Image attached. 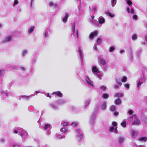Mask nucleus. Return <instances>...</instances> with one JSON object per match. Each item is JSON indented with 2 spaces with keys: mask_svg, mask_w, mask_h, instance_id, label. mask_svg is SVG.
I'll return each mask as SVG.
<instances>
[{
  "mask_svg": "<svg viewBox=\"0 0 147 147\" xmlns=\"http://www.w3.org/2000/svg\"><path fill=\"white\" fill-rule=\"evenodd\" d=\"M129 119L128 120L129 121H132V123L133 125L139 124L141 123L140 121L134 114V111L131 110L128 111Z\"/></svg>",
  "mask_w": 147,
  "mask_h": 147,
  "instance_id": "nucleus-1",
  "label": "nucleus"
},
{
  "mask_svg": "<svg viewBox=\"0 0 147 147\" xmlns=\"http://www.w3.org/2000/svg\"><path fill=\"white\" fill-rule=\"evenodd\" d=\"M76 136L78 140H80L82 137V133L80 129H77L76 130Z\"/></svg>",
  "mask_w": 147,
  "mask_h": 147,
  "instance_id": "nucleus-2",
  "label": "nucleus"
},
{
  "mask_svg": "<svg viewBox=\"0 0 147 147\" xmlns=\"http://www.w3.org/2000/svg\"><path fill=\"white\" fill-rule=\"evenodd\" d=\"M131 132L132 138H136L138 134V131L135 130H131Z\"/></svg>",
  "mask_w": 147,
  "mask_h": 147,
  "instance_id": "nucleus-3",
  "label": "nucleus"
},
{
  "mask_svg": "<svg viewBox=\"0 0 147 147\" xmlns=\"http://www.w3.org/2000/svg\"><path fill=\"white\" fill-rule=\"evenodd\" d=\"M98 33V32L97 31H95L92 32L90 35L89 38L90 39H92L95 36H97Z\"/></svg>",
  "mask_w": 147,
  "mask_h": 147,
  "instance_id": "nucleus-4",
  "label": "nucleus"
},
{
  "mask_svg": "<svg viewBox=\"0 0 147 147\" xmlns=\"http://www.w3.org/2000/svg\"><path fill=\"white\" fill-rule=\"evenodd\" d=\"M50 107L54 110L58 108V106L55 103H51L50 105Z\"/></svg>",
  "mask_w": 147,
  "mask_h": 147,
  "instance_id": "nucleus-5",
  "label": "nucleus"
},
{
  "mask_svg": "<svg viewBox=\"0 0 147 147\" xmlns=\"http://www.w3.org/2000/svg\"><path fill=\"white\" fill-rule=\"evenodd\" d=\"M107 107V105L106 103L105 102H102L100 108L102 110H105Z\"/></svg>",
  "mask_w": 147,
  "mask_h": 147,
  "instance_id": "nucleus-6",
  "label": "nucleus"
},
{
  "mask_svg": "<svg viewBox=\"0 0 147 147\" xmlns=\"http://www.w3.org/2000/svg\"><path fill=\"white\" fill-rule=\"evenodd\" d=\"M53 93L55 94L56 96H58L59 97H62V94L60 91L55 92H53Z\"/></svg>",
  "mask_w": 147,
  "mask_h": 147,
  "instance_id": "nucleus-7",
  "label": "nucleus"
},
{
  "mask_svg": "<svg viewBox=\"0 0 147 147\" xmlns=\"http://www.w3.org/2000/svg\"><path fill=\"white\" fill-rule=\"evenodd\" d=\"M92 71L93 72L99 73L100 71L96 66L93 67L92 68Z\"/></svg>",
  "mask_w": 147,
  "mask_h": 147,
  "instance_id": "nucleus-8",
  "label": "nucleus"
},
{
  "mask_svg": "<svg viewBox=\"0 0 147 147\" xmlns=\"http://www.w3.org/2000/svg\"><path fill=\"white\" fill-rule=\"evenodd\" d=\"M20 135H21L22 138H25L27 136L26 133L24 131H23L22 130H21V134H20Z\"/></svg>",
  "mask_w": 147,
  "mask_h": 147,
  "instance_id": "nucleus-9",
  "label": "nucleus"
},
{
  "mask_svg": "<svg viewBox=\"0 0 147 147\" xmlns=\"http://www.w3.org/2000/svg\"><path fill=\"white\" fill-rule=\"evenodd\" d=\"M138 140L139 141L145 142L147 140V138L146 137H143L139 138Z\"/></svg>",
  "mask_w": 147,
  "mask_h": 147,
  "instance_id": "nucleus-10",
  "label": "nucleus"
},
{
  "mask_svg": "<svg viewBox=\"0 0 147 147\" xmlns=\"http://www.w3.org/2000/svg\"><path fill=\"white\" fill-rule=\"evenodd\" d=\"M68 17V14L67 13H65L64 17L62 19V21L64 23L66 22Z\"/></svg>",
  "mask_w": 147,
  "mask_h": 147,
  "instance_id": "nucleus-11",
  "label": "nucleus"
},
{
  "mask_svg": "<svg viewBox=\"0 0 147 147\" xmlns=\"http://www.w3.org/2000/svg\"><path fill=\"white\" fill-rule=\"evenodd\" d=\"M12 39V37L11 36H8L6 37L5 39L3 40V41L4 42H8L10 41Z\"/></svg>",
  "mask_w": 147,
  "mask_h": 147,
  "instance_id": "nucleus-12",
  "label": "nucleus"
},
{
  "mask_svg": "<svg viewBox=\"0 0 147 147\" xmlns=\"http://www.w3.org/2000/svg\"><path fill=\"white\" fill-rule=\"evenodd\" d=\"M75 27L74 25V26H73L72 27V30H73V32H74V34H76V37L77 38H78V30H77L76 32L75 31Z\"/></svg>",
  "mask_w": 147,
  "mask_h": 147,
  "instance_id": "nucleus-13",
  "label": "nucleus"
},
{
  "mask_svg": "<svg viewBox=\"0 0 147 147\" xmlns=\"http://www.w3.org/2000/svg\"><path fill=\"white\" fill-rule=\"evenodd\" d=\"M98 22L100 24H103L105 21V19L102 17H100L98 18Z\"/></svg>",
  "mask_w": 147,
  "mask_h": 147,
  "instance_id": "nucleus-14",
  "label": "nucleus"
},
{
  "mask_svg": "<svg viewBox=\"0 0 147 147\" xmlns=\"http://www.w3.org/2000/svg\"><path fill=\"white\" fill-rule=\"evenodd\" d=\"M124 138L122 137H120L118 139V142L120 144H122L124 141Z\"/></svg>",
  "mask_w": 147,
  "mask_h": 147,
  "instance_id": "nucleus-15",
  "label": "nucleus"
},
{
  "mask_svg": "<svg viewBox=\"0 0 147 147\" xmlns=\"http://www.w3.org/2000/svg\"><path fill=\"white\" fill-rule=\"evenodd\" d=\"M86 81L87 83L90 85L93 86V84L92 82L88 78H87L86 79Z\"/></svg>",
  "mask_w": 147,
  "mask_h": 147,
  "instance_id": "nucleus-16",
  "label": "nucleus"
},
{
  "mask_svg": "<svg viewBox=\"0 0 147 147\" xmlns=\"http://www.w3.org/2000/svg\"><path fill=\"white\" fill-rule=\"evenodd\" d=\"M109 131L110 132H112L113 131H114L115 132H117V127H115V128H114L112 126L110 127L109 129Z\"/></svg>",
  "mask_w": 147,
  "mask_h": 147,
  "instance_id": "nucleus-17",
  "label": "nucleus"
},
{
  "mask_svg": "<svg viewBox=\"0 0 147 147\" xmlns=\"http://www.w3.org/2000/svg\"><path fill=\"white\" fill-rule=\"evenodd\" d=\"M127 12L128 13H131L132 14L135 13L134 11L132 8H131V10L129 8H127Z\"/></svg>",
  "mask_w": 147,
  "mask_h": 147,
  "instance_id": "nucleus-18",
  "label": "nucleus"
},
{
  "mask_svg": "<svg viewBox=\"0 0 147 147\" xmlns=\"http://www.w3.org/2000/svg\"><path fill=\"white\" fill-rule=\"evenodd\" d=\"M78 51L79 52V53L80 56V59L81 60V61L82 62V52L81 50L80 47H79L78 49Z\"/></svg>",
  "mask_w": 147,
  "mask_h": 147,
  "instance_id": "nucleus-19",
  "label": "nucleus"
},
{
  "mask_svg": "<svg viewBox=\"0 0 147 147\" xmlns=\"http://www.w3.org/2000/svg\"><path fill=\"white\" fill-rule=\"evenodd\" d=\"M49 6L50 7H52L54 6L55 7H57V5L55 3H54L53 2H49Z\"/></svg>",
  "mask_w": 147,
  "mask_h": 147,
  "instance_id": "nucleus-20",
  "label": "nucleus"
},
{
  "mask_svg": "<svg viewBox=\"0 0 147 147\" xmlns=\"http://www.w3.org/2000/svg\"><path fill=\"white\" fill-rule=\"evenodd\" d=\"M21 129H15L14 131V133L15 134H21Z\"/></svg>",
  "mask_w": 147,
  "mask_h": 147,
  "instance_id": "nucleus-21",
  "label": "nucleus"
},
{
  "mask_svg": "<svg viewBox=\"0 0 147 147\" xmlns=\"http://www.w3.org/2000/svg\"><path fill=\"white\" fill-rule=\"evenodd\" d=\"M109 97V95L108 94L105 93L103 94L102 98L103 99H106L108 98Z\"/></svg>",
  "mask_w": 147,
  "mask_h": 147,
  "instance_id": "nucleus-22",
  "label": "nucleus"
},
{
  "mask_svg": "<svg viewBox=\"0 0 147 147\" xmlns=\"http://www.w3.org/2000/svg\"><path fill=\"white\" fill-rule=\"evenodd\" d=\"M111 5L113 7L115 6L117 3V0H111Z\"/></svg>",
  "mask_w": 147,
  "mask_h": 147,
  "instance_id": "nucleus-23",
  "label": "nucleus"
},
{
  "mask_svg": "<svg viewBox=\"0 0 147 147\" xmlns=\"http://www.w3.org/2000/svg\"><path fill=\"white\" fill-rule=\"evenodd\" d=\"M96 119L95 118V115H93L91 119H90V122L92 123H93L94 121H95Z\"/></svg>",
  "mask_w": 147,
  "mask_h": 147,
  "instance_id": "nucleus-24",
  "label": "nucleus"
},
{
  "mask_svg": "<svg viewBox=\"0 0 147 147\" xmlns=\"http://www.w3.org/2000/svg\"><path fill=\"white\" fill-rule=\"evenodd\" d=\"M90 100H86L84 103L85 106L86 107L88 105L90 104Z\"/></svg>",
  "mask_w": 147,
  "mask_h": 147,
  "instance_id": "nucleus-25",
  "label": "nucleus"
},
{
  "mask_svg": "<svg viewBox=\"0 0 147 147\" xmlns=\"http://www.w3.org/2000/svg\"><path fill=\"white\" fill-rule=\"evenodd\" d=\"M126 122L125 120L123 121L121 123V125L124 127H125L126 126Z\"/></svg>",
  "mask_w": 147,
  "mask_h": 147,
  "instance_id": "nucleus-26",
  "label": "nucleus"
},
{
  "mask_svg": "<svg viewBox=\"0 0 147 147\" xmlns=\"http://www.w3.org/2000/svg\"><path fill=\"white\" fill-rule=\"evenodd\" d=\"M106 14L107 15H109L111 18H113L114 16V14H112L109 12H106Z\"/></svg>",
  "mask_w": 147,
  "mask_h": 147,
  "instance_id": "nucleus-27",
  "label": "nucleus"
},
{
  "mask_svg": "<svg viewBox=\"0 0 147 147\" xmlns=\"http://www.w3.org/2000/svg\"><path fill=\"white\" fill-rule=\"evenodd\" d=\"M28 52V51L27 50H24L22 52V56H25Z\"/></svg>",
  "mask_w": 147,
  "mask_h": 147,
  "instance_id": "nucleus-28",
  "label": "nucleus"
},
{
  "mask_svg": "<svg viewBox=\"0 0 147 147\" xmlns=\"http://www.w3.org/2000/svg\"><path fill=\"white\" fill-rule=\"evenodd\" d=\"M123 94L121 93H118L115 94V96L116 97H121L123 96Z\"/></svg>",
  "mask_w": 147,
  "mask_h": 147,
  "instance_id": "nucleus-29",
  "label": "nucleus"
},
{
  "mask_svg": "<svg viewBox=\"0 0 147 147\" xmlns=\"http://www.w3.org/2000/svg\"><path fill=\"white\" fill-rule=\"evenodd\" d=\"M115 104L117 105H120L121 103V100L119 99H116L115 100Z\"/></svg>",
  "mask_w": 147,
  "mask_h": 147,
  "instance_id": "nucleus-30",
  "label": "nucleus"
},
{
  "mask_svg": "<svg viewBox=\"0 0 147 147\" xmlns=\"http://www.w3.org/2000/svg\"><path fill=\"white\" fill-rule=\"evenodd\" d=\"M100 63L103 65H105L106 64V62L105 60L102 59H100Z\"/></svg>",
  "mask_w": 147,
  "mask_h": 147,
  "instance_id": "nucleus-31",
  "label": "nucleus"
},
{
  "mask_svg": "<svg viewBox=\"0 0 147 147\" xmlns=\"http://www.w3.org/2000/svg\"><path fill=\"white\" fill-rule=\"evenodd\" d=\"M127 79V78L126 76H124L121 79V81L123 82H126Z\"/></svg>",
  "mask_w": 147,
  "mask_h": 147,
  "instance_id": "nucleus-32",
  "label": "nucleus"
},
{
  "mask_svg": "<svg viewBox=\"0 0 147 147\" xmlns=\"http://www.w3.org/2000/svg\"><path fill=\"white\" fill-rule=\"evenodd\" d=\"M115 108V107L114 105H111L110 107V110L111 111H114Z\"/></svg>",
  "mask_w": 147,
  "mask_h": 147,
  "instance_id": "nucleus-33",
  "label": "nucleus"
},
{
  "mask_svg": "<svg viewBox=\"0 0 147 147\" xmlns=\"http://www.w3.org/2000/svg\"><path fill=\"white\" fill-rule=\"evenodd\" d=\"M59 103L61 104H63L65 103L66 102V101L64 100H60L59 101Z\"/></svg>",
  "mask_w": 147,
  "mask_h": 147,
  "instance_id": "nucleus-34",
  "label": "nucleus"
},
{
  "mask_svg": "<svg viewBox=\"0 0 147 147\" xmlns=\"http://www.w3.org/2000/svg\"><path fill=\"white\" fill-rule=\"evenodd\" d=\"M132 38L133 40H134L137 39V36L136 34H134L132 35Z\"/></svg>",
  "mask_w": 147,
  "mask_h": 147,
  "instance_id": "nucleus-35",
  "label": "nucleus"
},
{
  "mask_svg": "<svg viewBox=\"0 0 147 147\" xmlns=\"http://www.w3.org/2000/svg\"><path fill=\"white\" fill-rule=\"evenodd\" d=\"M143 83V82L141 81H139L137 84V87L138 88H139L140 85Z\"/></svg>",
  "mask_w": 147,
  "mask_h": 147,
  "instance_id": "nucleus-36",
  "label": "nucleus"
},
{
  "mask_svg": "<svg viewBox=\"0 0 147 147\" xmlns=\"http://www.w3.org/2000/svg\"><path fill=\"white\" fill-rule=\"evenodd\" d=\"M107 88L104 86H102L100 87V90L103 91L105 90Z\"/></svg>",
  "mask_w": 147,
  "mask_h": 147,
  "instance_id": "nucleus-37",
  "label": "nucleus"
},
{
  "mask_svg": "<svg viewBox=\"0 0 147 147\" xmlns=\"http://www.w3.org/2000/svg\"><path fill=\"white\" fill-rule=\"evenodd\" d=\"M50 126V125L49 124H45V125L44 128V130H45L48 128Z\"/></svg>",
  "mask_w": 147,
  "mask_h": 147,
  "instance_id": "nucleus-38",
  "label": "nucleus"
},
{
  "mask_svg": "<svg viewBox=\"0 0 147 147\" xmlns=\"http://www.w3.org/2000/svg\"><path fill=\"white\" fill-rule=\"evenodd\" d=\"M34 29V27H32L30 28L28 30V32L31 33L33 32Z\"/></svg>",
  "mask_w": 147,
  "mask_h": 147,
  "instance_id": "nucleus-39",
  "label": "nucleus"
},
{
  "mask_svg": "<svg viewBox=\"0 0 147 147\" xmlns=\"http://www.w3.org/2000/svg\"><path fill=\"white\" fill-rule=\"evenodd\" d=\"M78 124V123L77 122H73L71 124V125L73 127H74L76 125H77Z\"/></svg>",
  "mask_w": 147,
  "mask_h": 147,
  "instance_id": "nucleus-40",
  "label": "nucleus"
},
{
  "mask_svg": "<svg viewBox=\"0 0 147 147\" xmlns=\"http://www.w3.org/2000/svg\"><path fill=\"white\" fill-rule=\"evenodd\" d=\"M61 131L63 132H65L67 130L65 128H63L61 129Z\"/></svg>",
  "mask_w": 147,
  "mask_h": 147,
  "instance_id": "nucleus-41",
  "label": "nucleus"
},
{
  "mask_svg": "<svg viewBox=\"0 0 147 147\" xmlns=\"http://www.w3.org/2000/svg\"><path fill=\"white\" fill-rule=\"evenodd\" d=\"M18 3V0H15L14 2L13 6H15L17 5Z\"/></svg>",
  "mask_w": 147,
  "mask_h": 147,
  "instance_id": "nucleus-42",
  "label": "nucleus"
},
{
  "mask_svg": "<svg viewBox=\"0 0 147 147\" xmlns=\"http://www.w3.org/2000/svg\"><path fill=\"white\" fill-rule=\"evenodd\" d=\"M115 49V47H111L110 48V52H112Z\"/></svg>",
  "mask_w": 147,
  "mask_h": 147,
  "instance_id": "nucleus-43",
  "label": "nucleus"
},
{
  "mask_svg": "<svg viewBox=\"0 0 147 147\" xmlns=\"http://www.w3.org/2000/svg\"><path fill=\"white\" fill-rule=\"evenodd\" d=\"M102 40L100 38H99L97 40L96 44H99L101 42Z\"/></svg>",
  "mask_w": 147,
  "mask_h": 147,
  "instance_id": "nucleus-44",
  "label": "nucleus"
},
{
  "mask_svg": "<svg viewBox=\"0 0 147 147\" xmlns=\"http://www.w3.org/2000/svg\"><path fill=\"white\" fill-rule=\"evenodd\" d=\"M127 3L129 5H130L132 4V2L129 0H127Z\"/></svg>",
  "mask_w": 147,
  "mask_h": 147,
  "instance_id": "nucleus-45",
  "label": "nucleus"
},
{
  "mask_svg": "<svg viewBox=\"0 0 147 147\" xmlns=\"http://www.w3.org/2000/svg\"><path fill=\"white\" fill-rule=\"evenodd\" d=\"M117 123L115 121H113L112 123V125H113L114 126H115L116 127V126L117 125Z\"/></svg>",
  "mask_w": 147,
  "mask_h": 147,
  "instance_id": "nucleus-46",
  "label": "nucleus"
},
{
  "mask_svg": "<svg viewBox=\"0 0 147 147\" xmlns=\"http://www.w3.org/2000/svg\"><path fill=\"white\" fill-rule=\"evenodd\" d=\"M124 86L126 87L127 89H128L129 88V84H126L124 85Z\"/></svg>",
  "mask_w": 147,
  "mask_h": 147,
  "instance_id": "nucleus-47",
  "label": "nucleus"
},
{
  "mask_svg": "<svg viewBox=\"0 0 147 147\" xmlns=\"http://www.w3.org/2000/svg\"><path fill=\"white\" fill-rule=\"evenodd\" d=\"M133 19L135 20H137V16L136 15H134L133 16Z\"/></svg>",
  "mask_w": 147,
  "mask_h": 147,
  "instance_id": "nucleus-48",
  "label": "nucleus"
},
{
  "mask_svg": "<svg viewBox=\"0 0 147 147\" xmlns=\"http://www.w3.org/2000/svg\"><path fill=\"white\" fill-rule=\"evenodd\" d=\"M93 49L94 50H95L96 51H97V48L96 45H94L93 48Z\"/></svg>",
  "mask_w": 147,
  "mask_h": 147,
  "instance_id": "nucleus-49",
  "label": "nucleus"
},
{
  "mask_svg": "<svg viewBox=\"0 0 147 147\" xmlns=\"http://www.w3.org/2000/svg\"><path fill=\"white\" fill-rule=\"evenodd\" d=\"M119 114V112L117 111H115L114 112V115L115 116H117Z\"/></svg>",
  "mask_w": 147,
  "mask_h": 147,
  "instance_id": "nucleus-50",
  "label": "nucleus"
},
{
  "mask_svg": "<svg viewBox=\"0 0 147 147\" xmlns=\"http://www.w3.org/2000/svg\"><path fill=\"white\" fill-rule=\"evenodd\" d=\"M13 147H21V146L20 145L15 144L13 146Z\"/></svg>",
  "mask_w": 147,
  "mask_h": 147,
  "instance_id": "nucleus-51",
  "label": "nucleus"
},
{
  "mask_svg": "<svg viewBox=\"0 0 147 147\" xmlns=\"http://www.w3.org/2000/svg\"><path fill=\"white\" fill-rule=\"evenodd\" d=\"M3 71L2 70H0V77L2 75Z\"/></svg>",
  "mask_w": 147,
  "mask_h": 147,
  "instance_id": "nucleus-52",
  "label": "nucleus"
},
{
  "mask_svg": "<svg viewBox=\"0 0 147 147\" xmlns=\"http://www.w3.org/2000/svg\"><path fill=\"white\" fill-rule=\"evenodd\" d=\"M95 9L94 8H93L91 10L92 12V13H95Z\"/></svg>",
  "mask_w": 147,
  "mask_h": 147,
  "instance_id": "nucleus-53",
  "label": "nucleus"
},
{
  "mask_svg": "<svg viewBox=\"0 0 147 147\" xmlns=\"http://www.w3.org/2000/svg\"><path fill=\"white\" fill-rule=\"evenodd\" d=\"M67 122H64L63 124V125L64 126H66L67 125Z\"/></svg>",
  "mask_w": 147,
  "mask_h": 147,
  "instance_id": "nucleus-54",
  "label": "nucleus"
},
{
  "mask_svg": "<svg viewBox=\"0 0 147 147\" xmlns=\"http://www.w3.org/2000/svg\"><path fill=\"white\" fill-rule=\"evenodd\" d=\"M4 140L2 139L1 140L0 142L2 143H4Z\"/></svg>",
  "mask_w": 147,
  "mask_h": 147,
  "instance_id": "nucleus-55",
  "label": "nucleus"
},
{
  "mask_svg": "<svg viewBox=\"0 0 147 147\" xmlns=\"http://www.w3.org/2000/svg\"><path fill=\"white\" fill-rule=\"evenodd\" d=\"M116 82L118 84H119L121 86V83L120 82H119L117 80H116Z\"/></svg>",
  "mask_w": 147,
  "mask_h": 147,
  "instance_id": "nucleus-56",
  "label": "nucleus"
},
{
  "mask_svg": "<svg viewBox=\"0 0 147 147\" xmlns=\"http://www.w3.org/2000/svg\"><path fill=\"white\" fill-rule=\"evenodd\" d=\"M115 88H117L119 87V86L118 85H115L114 86Z\"/></svg>",
  "mask_w": 147,
  "mask_h": 147,
  "instance_id": "nucleus-57",
  "label": "nucleus"
},
{
  "mask_svg": "<svg viewBox=\"0 0 147 147\" xmlns=\"http://www.w3.org/2000/svg\"><path fill=\"white\" fill-rule=\"evenodd\" d=\"M124 52V51L123 50H121L120 51V53L122 54Z\"/></svg>",
  "mask_w": 147,
  "mask_h": 147,
  "instance_id": "nucleus-58",
  "label": "nucleus"
},
{
  "mask_svg": "<svg viewBox=\"0 0 147 147\" xmlns=\"http://www.w3.org/2000/svg\"><path fill=\"white\" fill-rule=\"evenodd\" d=\"M58 138L59 139H60L61 138V136L60 135H59L58 136Z\"/></svg>",
  "mask_w": 147,
  "mask_h": 147,
  "instance_id": "nucleus-59",
  "label": "nucleus"
},
{
  "mask_svg": "<svg viewBox=\"0 0 147 147\" xmlns=\"http://www.w3.org/2000/svg\"><path fill=\"white\" fill-rule=\"evenodd\" d=\"M47 96L49 97H51V96H50L49 94V93H48L47 94Z\"/></svg>",
  "mask_w": 147,
  "mask_h": 147,
  "instance_id": "nucleus-60",
  "label": "nucleus"
},
{
  "mask_svg": "<svg viewBox=\"0 0 147 147\" xmlns=\"http://www.w3.org/2000/svg\"><path fill=\"white\" fill-rule=\"evenodd\" d=\"M30 96H24L26 97V98H29L30 97Z\"/></svg>",
  "mask_w": 147,
  "mask_h": 147,
  "instance_id": "nucleus-61",
  "label": "nucleus"
},
{
  "mask_svg": "<svg viewBox=\"0 0 147 147\" xmlns=\"http://www.w3.org/2000/svg\"><path fill=\"white\" fill-rule=\"evenodd\" d=\"M3 95L4 96L5 95L7 96V94L6 93H3Z\"/></svg>",
  "mask_w": 147,
  "mask_h": 147,
  "instance_id": "nucleus-62",
  "label": "nucleus"
},
{
  "mask_svg": "<svg viewBox=\"0 0 147 147\" xmlns=\"http://www.w3.org/2000/svg\"><path fill=\"white\" fill-rule=\"evenodd\" d=\"M91 18L92 19H93L94 18V16H92L91 17Z\"/></svg>",
  "mask_w": 147,
  "mask_h": 147,
  "instance_id": "nucleus-63",
  "label": "nucleus"
},
{
  "mask_svg": "<svg viewBox=\"0 0 147 147\" xmlns=\"http://www.w3.org/2000/svg\"><path fill=\"white\" fill-rule=\"evenodd\" d=\"M37 94L38 93H39L40 92H38V91H36L35 92Z\"/></svg>",
  "mask_w": 147,
  "mask_h": 147,
  "instance_id": "nucleus-64",
  "label": "nucleus"
}]
</instances>
